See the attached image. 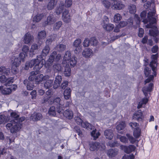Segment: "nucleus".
Masks as SVG:
<instances>
[{
	"label": "nucleus",
	"instance_id": "1",
	"mask_svg": "<svg viewBox=\"0 0 159 159\" xmlns=\"http://www.w3.org/2000/svg\"><path fill=\"white\" fill-rule=\"evenodd\" d=\"M143 2H147L144 5V7L147 9L148 8L150 10V11L148 13V18H146V12L145 11H143L140 14V16L141 19L137 14L134 15V18L139 22L142 20V21L144 24L149 22L148 24L146 26L147 28H152V25L156 23V19L155 18V12L156 11L154 8V5L153 3H152L154 1V0H142Z\"/></svg>",
	"mask_w": 159,
	"mask_h": 159
},
{
	"label": "nucleus",
	"instance_id": "2",
	"mask_svg": "<svg viewBox=\"0 0 159 159\" xmlns=\"http://www.w3.org/2000/svg\"><path fill=\"white\" fill-rule=\"evenodd\" d=\"M21 126V124L18 123V122H15V120H11L6 125V128L9 130L11 133H15L19 131Z\"/></svg>",
	"mask_w": 159,
	"mask_h": 159
},
{
	"label": "nucleus",
	"instance_id": "3",
	"mask_svg": "<svg viewBox=\"0 0 159 159\" xmlns=\"http://www.w3.org/2000/svg\"><path fill=\"white\" fill-rule=\"evenodd\" d=\"M153 87V84L152 83H150L148 86H145L142 89V91L144 94L145 98H143L141 102L143 104H145L148 101V99L147 98L148 97V94L151 91Z\"/></svg>",
	"mask_w": 159,
	"mask_h": 159
},
{
	"label": "nucleus",
	"instance_id": "4",
	"mask_svg": "<svg viewBox=\"0 0 159 159\" xmlns=\"http://www.w3.org/2000/svg\"><path fill=\"white\" fill-rule=\"evenodd\" d=\"M129 125L133 130L134 136L136 138H138L141 134V129L139 124L133 122L129 123Z\"/></svg>",
	"mask_w": 159,
	"mask_h": 159
},
{
	"label": "nucleus",
	"instance_id": "5",
	"mask_svg": "<svg viewBox=\"0 0 159 159\" xmlns=\"http://www.w3.org/2000/svg\"><path fill=\"white\" fill-rule=\"evenodd\" d=\"M25 57V54L24 52L20 53L18 57H14L12 58L11 61L12 64L16 66H19L20 64L21 61L24 62Z\"/></svg>",
	"mask_w": 159,
	"mask_h": 159
},
{
	"label": "nucleus",
	"instance_id": "6",
	"mask_svg": "<svg viewBox=\"0 0 159 159\" xmlns=\"http://www.w3.org/2000/svg\"><path fill=\"white\" fill-rule=\"evenodd\" d=\"M105 148V146L104 143L100 144L98 142H93L90 144L89 149L91 151H93L96 149L102 151Z\"/></svg>",
	"mask_w": 159,
	"mask_h": 159
},
{
	"label": "nucleus",
	"instance_id": "7",
	"mask_svg": "<svg viewBox=\"0 0 159 159\" xmlns=\"http://www.w3.org/2000/svg\"><path fill=\"white\" fill-rule=\"evenodd\" d=\"M158 57V53H156L155 54H153L151 56V59L152 60L150 63V66L151 67L152 71L154 73V75L155 76H156V67L157 66V60Z\"/></svg>",
	"mask_w": 159,
	"mask_h": 159
},
{
	"label": "nucleus",
	"instance_id": "8",
	"mask_svg": "<svg viewBox=\"0 0 159 159\" xmlns=\"http://www.w3.org/2000/svg\"><path fill=\"white\" fill-rule=\"evenodd\" d=\"M61 55L60 54H57V52L54 51L50 55L49 58L47 61L48 64L50 65L54 61H58L61 59Z\"/></svg>",
	"mask_w": 159,
	"mask_h": 159
},
{
	"label": "nucleus",
	"instance_id": "9",
	"mask_svg": "<svg viewBox=\"0 0 159 159\" xmlns=\"http://www.w3.org/2000/svg\"><path fill=\"white\" fill-rule=\"evenodd\" d=\"M56 20V18L52 14H50L47 16L46 20L44 23L45 26L47 25H51L54 24Z\"/></svg>",
	"mask_w": 159,
	"mask_h": 159
},
{
	"label": "nucleus",
	"instance_id": "10",
	"mask_svg": "<svg viewBox=\"0 0 159 159\" xmlns=\"http://www.w3.org/2000/svg\"><path fill=\"white\" fill-rule=\"evenodd\" d=\"M81 43V40L79 39H76L73 43V46L75 48V52L76 54L79 53L81 51L82 46Z\"/></svg>",
	"mask_w": 159,
	"mask_h": 159
},
{
	"label": "nucleus",
	"instance_id": "11",
	"mask_svg": "<svg viewBox=\"0 0 159 159\" xmlns=\"http://www.w3.org/2000/svg\"><path fill=\"white\" fill-rule=\"evenodd\" d=\"M49 76L48 75H43V74L38 75L35 76V82L37 84H39L43 80H46L49 79Z\"/></svg>",
	"mask_w": 159,
	"mask_h": 159
},
{
	"label": "nucleus",
	"instance_id": "12",
	"mask_svg": "<svg viewBox=\"0 0 159 159\" xmlns=\"http://www.w3.org/2000/svg\"><path fill=\"white\" fill-rule=\"evenodd\" d=\"M114 1V2L112 3V7L114 9L120 10L123 9L125 7V6L121 2L116 1V0H111Z\"/></svg>",
	"mask_w": 159,
	"mask_h": 159
},
{
	"label": "nucleus",
	"instance_id": "13",
	"mask_svg": "<svg viewBox=\"0 0 159 159\" xmlns=\"http://www.w3.org/2000/svg\"><path fill=\"white\" fill-rule=\"evenodd\" d=\"M121 149L123 150L125 152L127 153H129L132 151H134L135 148V147L133 145H130L128 146H121Z\"/></svg>",
	"mask_w": 159,
	"mask_h": 159
},
{
	"label": "nucleus",
	"instance_id": "14",
	"mask_svg": "<svg viewBox=\"0 0 159 159\" xmlns=\"http://www.w3.org/2000/svg\"><path fill=\"white\" fill-rule=\"evenodd\" d=\"M82 55L85 58H89L93 56V52L91 49L89 48H86L83 50L82 52Z\"/></svg>",
	"mask_w": 159,
	"mask_h": 159
},
{
	"label": "nucleus",
	"instance_id": "15",
	"mask_svg": "<svg viewBox=\"0 0 159 159\" xmlns=\"http://www.w3.org/2000/svg\"><path fill=\"white\" fill-rule=\"evenodd\" d=\"M62 77L61 76L57 75L56 76L53 84V88L54 89H56L59 86Z\"/></svg>",
	"mask_w": 159,
	"mask_h": 159
},
{
	"label": "nucleus",
	"instance_id": "16",
	"mask_svg": "<svg viewBox=\"0 0 159 159\" xmlns=\"http://www.w3.org/2000/svg\"><path fill=\"white\" fill-rule=\"evenodd\" d=\"M42 118V115L40 113L35 112L32 114L30 119L33 121H37L40 120Z\"/></svg>",
	"mask_w": 159,
	"mask_h": 159
},
{
	"label": "nucleus",
	"instance_id": "17",
	"mask_svg": "<svg viewBox=\"0 0 159 159\" xmlns=\"http://www.w3.org/2000/svg\"><path fill=\"white\" fill-rule=\"evenodd\" d=\"M58 0H50L47 5V8L48 10L52 9L57 4Z\"/></svg>",
	"mask_w": 159,
	"mask_h": 159
},
{
	"label": "nucleus",
	"instance_id": "18",
	"mask_svg": "<svg viewBox=\"0 0 159 159\" xmlns=\"http://www.w3.org/2000/svg\"><path fill=\"white\" fill-rule=\"evenodd\" d=\"M142 113L140 110H139L135 112L133 116V118L134 120H137L138 121L142 120Z\"/></svg>",
	"mask_w": 159,
	"mask_h": 159
},
{
	"label": "nucleus",
	"instance_id": "19",
	"mask_svg": "<svg viewBox=\"0 0 159 159\" xmlns=\"http://www.w3.org/2000/svg\"><path fill=\"white\" fill-rule=\"evenodd\" d=\"M118 152V150L117 149H110L107 152V155L109 157H113L116 155Z\"/></svg>",
	"mask_w": 159,
	"mask_h": 159
},
{
	"label": "nucleus",
	"instance_id": "20",
	"mask_svg": "<svg viewBox=\"0 0 159 159\" xmlns=\"http://www.w3.org/2000/svg\"><path fill=\"white\" fill-rule=\"evenodd\" d=\"M33 39V37L30 33H26L24 36V40L25 43L28 44Z\"/></svg>",
	"mask_w": 159,
	"mask_h": 159
},
{
	"label": "nucleus",
	"instance_id": "21",
	"mask_svg": "<svg viewBox=\"0 0 159 159\" xmlns=\"http://www.w3.org/2000/svg\"><path fill=\"white\" fill-rule=\"evenodd\" d=\"M64 116L68 119H71L73 116V113L72 111L69 109L66 110L63 113Z\"/></svg>",
	"mask_w": 159,
	"mask_h": 159
},
{
	"label": "nucleus",
	"instance_id": "22",
	"mask_svg": "<svg viewBox=\"0 0 159 159\" xmlns=\"http://www.w3.org/2000/svg\"><path fill=\"white\" fill-rule=\"evenodd\" d=\"M10 69L9 68H6L5 66L0 67V75H8L10 73Z\"/></svg>",
	"mask_w": 159,
	"mask_h": 159
},
{
	"label": "nucleus",
	"instance_id": "23",
	"mask_svg": "<svg viewBox=\"0 0 159 159\" xmlns=\"http://www.w3.org/2000/svg\"><path fill=\"white\" fill-rule=\"evenodd\" d=\"M71 58V54L70 51H66L65 53L62 63L65 64V62L67 63L66 61H68Z\"/></svg>",
	"mask_w": 159,
	"mask_h": 159
},
{
	"label": "nucleus",
	"instance_id": "24",
	"mask_svg": "<svg viewBox=\"0 0 159 159\" xmlns=\"http://www.w3.org/2000/svg\"><path fill=\"white\" fill-rule=\"evenodd\" d=\"M104 135L107 139H111L113 136L112 130L111 129L106 130L104 132Z\"/></svg>",
	"mask_w": 159,
	"mask_h": 159
},
{
	"label": "nucleus",
	"instance_id": "25",
	"mask_svg": "<svg viewBox=\"0 0 159 159\" xmlns=\"http://www.w3.org/2000/svg\"><path fill=\"white\" fill-rule=\"evenodd\" d=\"M36 61L35 59L33 60L27 62L25 63V70H27L29 69V67L31 68L33 66L35 65Z\"/></svg>",
	"mask_w": 159,
	"mask_h": 159
},
{
	"label": "nucleus",
	"instance_id": "26",
	"mask_svg": "<svg viewBox=\"0 0 159 159\" xmlns=\"http://www.w3.org/2000/svg\"><path fill=\"white\" fill-rule=\"evenodd\" d=\"M24 84L26 85L27 89L28 90H31L33 89L34 87L33 83L27 80H25L24 81Z\"/></svg>",
	"mask_w": 159,
	"mask_h": 159
},
{
	"label": "nucleus",
	"instance_id": "27",
	"mask_svg": "<svg viewBox=\"0 0 159 159\" xmlns=\"http://www.w3.org/2000/svg\"><path fill=\"white\" fill-rule=\"evenodd\" d=\"M66 48V46L62 44H59L55 47V49L59 52L64 51Z\"/></svg>",
	"mask_w": 159,
	"mask_h": 159
},
{
	"label": "nucleus",
	"instance_id": "28",
	"mask_svg": "<svg viewBox=\"0 0 159 159\" xmlns=\"http://www.w3.org/2000/svg\"><path fill=\"white\" fill-rule=\"evenodd\" d=\"M103 28L106 30L108 31H110L112 30L114 27V26L111 24H108L104 23L103 25Z\"/></svg>",
	"mask_w": 159,
	"mask_h": 159
},
{
	"label": "nucleus",
	"instance_id": "29",
	"mask_svg": "<svg viewBox=\"0 0 159 159\" xmlns=\"http://www.w3.org/2000/svg\"><path fill=\"white\" fill-rule=\"evenodd\" d=\"M44 15L43 14H38L33 18V21L34 22H39L43 18Z\"/></svg>",
	"mask_w": 159,
	"mask_h": 159
},
{
	"label": "nucleus",
	"instance_id": "30",
	"mask_svg": "<svg viewBox=\"0 0 159 159\" xmlns=\"http://www.w3.org/2000/svg\"><path fill=\"white\" fill-rule=\"evenodd\" d=\"M81 125L82 127L86 128L88 130H92L93 127L87 121L83 122Z\"/></svg>",
	"mask_w": 159,
	"mask_h": 159
},
{
	"label": "nucleus",
	"instance_id": "31",
	"mask_svg": "<svg viewBox=\"0 0 159 159\" xmlns=\"http://www.w3.org/2000/svg\"><path fill=\"white\" fill-rule=\"evenodd\" d=\"M46 33L44 31H42L39 32L38 34V38L39 41L42 42L46 37Z\"/></svg>",
	"mask_w": 159,
	"mask_h": 159
},
{
	"label": "nucleus",
	"instance_id": "32",
	"mask_svg": "<svg viewBox=\"0 0 159 159\" xmlns=\"http://www.w3.org/2000/svg\"><path fill=\"white\" fill-rule=\"evenodd\" d=\"M71 90L70 88H67L64 91V96L66 99H69L70 97Z\"/></svg>",
	"mask_w": 159,
	"mask_h": 159
},
{
	"label": "nucleus",
	"instance_id": "33",
	"mask_svg": "<svg viewBox=\"0 0 159 159\" xmlns=\"http://www.w3.org/2000/svg\"><path fill=\"white\" fill-rule=\"evenodd\" d=\"M43 64L41 62L39 61H36L35 64V67H34V70L36 71H39L40 69L43 66Z\"/></svg>",
	"mask_w": 159,
	"mask_h": 159
},
{
	"label": "nucleus",
	"instance_id": "34",
	"mask_svg": "<svg viewBox=\"0 0 159 159\" xmlns=\"http://www.w3.org/2000/svg\"><path fill=\"white\" fill-rule=\"evenodd\" d=\"M128 10L130 14H134L136 10V6L134 4H130L129 6Z\"/></svg>",
	"mask_w": 159,
	"mask_h": 159
},
{
	"label": "nucleus",
	"instance_id": "35",
	"mask_svg": "<svg viewBox=\"0 0 159 159\" xmlns=\"http://www.w3.org/2000/svg\"><path fill=\"white\" fill-rule=\"evenodd\" d=\"M50 48L49 46L46 45L43 48L42 52V55L45 57L48 54L49 52Z\"/></svg>",
	"mask_w": 159,
	"mask_h": 159
},
{
	"label": "nucleus",
	"instance_id": "36",
	"mask_svg": "<svg viewBox=\"0 0 159 159\" xmlns=\"http://www.w3.org/2000/svg\"><path fill=\"white\" fill-rule=\"evenodd\" d=\"M53 84V81L51 80H47L44 84V87L46 89H48L52 86Z\"/></svg>",
	"mask_w": 159,
	"mask_h": 159
},
{
	"label": "nucleus",
	"instance_id": "37",
	"mask_svg": "<svg viewBox=\"0 0 159 159\" xmlns=\"http://www.w3.org/2000/svg\"><path fill=\"white\" fill-rule=\"evenodd\" d=\"M70 65L71 67H73L75 66L77 63V58L73 56L69 61Z\"/></svg>",
	"mask_w": 159,
	"mask_h": 159
},
{
	"label": "nucleus",
	"instance_id": "38",
	"mask_svg": "<svg viewBox=\"0 0 159 159\" xmlns=\"http://www.w3.org/2000/svg\"><path fill=\"white\" fill-rule=\"evenodd\" d=\"M10 115L11 117L13 119L12 120H15V122H18V119L20 116L18 113L13 112L11 113Z\"/></svg>",
	"mask_w": 159,
	"mask_h": 159
},
{
	"label": "nucleus",
	"instance_id": "39",
	"mask_svg": "<svg viewBox=\"0 0 159 159\" xmlns=\"http://www.w3.org/2000/svg\"><path fill=\"white\" fill-rule=\"evenodd\" d=\"M125 123L124 121H121L117 125L116 129L118 130L123 129L125 127Z\"/></svg>",
	"mask_w": 159,
	"mask_h": 159
},
{
	"label": "nucleus",
	"instance_id": "40",
	"mask_svg": "<svg viewBox=\"0 0 159 159\" xmlns=\"http://www.w3.org/2000/svg\"><path fill=\"white\" fill-rule=\"evenodd\" d=\"M64 73L65 75L66 76H69L70 75L71 69L69 65H66Z\"/></svg>",
	"mask_w": 159,
	"mask_h": 159
},
{
	"label": "nucleus",
	"instance_id": "41",
	"mask_svg": "<svg viewBox=\"0 0 159 159\" xmlns=\"http://www.w3.org/2000/svg\"><path fill=\"white\" fill-rule=\"evenodd\" d=\"M49 114L53 116H55L56 115V108L54 106L51 107L48 111Z\"/></svg>",
	"mask_w": 159,
	"mask_h": 159
},
{
	"label": "nucleus",
	"instance_id": "42",
	"mask_svg": "<svg viewBox=\"0 0 159 159\" xmlns=\"http://www.w3.org/2000/svg\"><path fill=\"white\" fill-rule=\"evenodd\" d=\"M53 70L55 72L60 71L62 69V67L60 64H57L54 65L53 66Z\"/></svg>",
	"mask_w": 159,
	"mask_h": 159
},
{
	"label": "nucleus",
	"instance_id": "43",
	"mask_svg": "<svg viewBox=\"0 0 159 159\" xmlns=\"http://www.w3.org/2000/svg\"><path fill=\"white\" fill-rule=\"evenodd\" d=\"M90 45L96 46L98 44V41L95 37H93L90 38Z\"/></svg>",
	"mask_w": 159,
	"mask_h": 159
},
{
	"label": "nucleus",
	"instance_id": "44",
	"mask_svg": "<svg viewBox=\"0 0 159 159\" xmlns=\"http://www.w3.org/2000/svg\"><path fill=\"white\" fill-rule=\"evenodd\" d=\"M158 31L157 29H150L149 31V34L153 37H156L158 34Z\"/></svg>",
	"mask_w": 159,
	"mask_h": 159
},
{
	"label": "nucleus",
	"instance_id": "45",
	"mask_svg": "<svg viewBox=\"0 0 159 159\" xmlns=\"http://www.w3.org/2000/svg\"><path fill=\"white\" fill-rule=\"evenodd\" d=\"M121 18L122 17L119 14H116L114 16V21L115 23H118Z\"/></svg>",
	"mask_w": 159,
	"mask_h": 159
},
{
	"label": "nucleus",
	"instance_id": "46",
	"mask_svg": "<svg viewBox=\"0 0 159 159\" xmlns=\"http://www.w3.org/2000/svg\"><path fill=\"white\" fill-rule=\"evenodd\" d=\"M100 135V134L99 132H96L94 130H93L91 133V135L93 137L94 140H96L98 138Z\"/></svg>",
	"mask_w": 159,
	"mask_h": 159
},
{
	"label": "nucleus",
	"instance_id": "47",
	"mask_svg": "<svg viewBox=\"0 0 159 159\" xmlns=\"http://www.w3.org/2000/svg\"><path fill=\"white\" fill-rule=\"evenodd\" d=\"M11 92V90L9 88H3L2 90V93L3 94H7L10 93Z\"/></svg>",
	"mask_w": 159,
	"mask_h": 159
},
{
	"label": "nucleus",
	"instance_id": "48",
	"mask_svg": "<svg viewBox=\"0 0 159 159\" xmlns=\"http://www.w3.org/2000/svg\"><path fill=\"white\" fill-rule=\"evenodd\" d=\"M58 106L57 107L56 110L57 112L59 114H63L64 109H63L64 107H63L62 104V106L58 105Z\"/></svg>",
	"mask_w": 159,
	"mask_h": 159
},
{
	"label": "nucleus",
	"instance_id": "49",
	"mask_svg": "<svg viewBox=\"0 0 159 159\" xmlns=\"http://www.w3.org/2000/svg\"><path fill=\"white\" fill-rule=\"evenodd\" d=\"M126 136L131 143H134L135 142L136 139L132 136L128 134H126Z\"/></svg>",
	"mask_w": 159,
	"mask_h": 159
},
{
	"label": "nucleus",
	"instance_id": "50",
	"mask_svg": "<svg viewBox=\"0 0 159 159\" xmlns=\"http://www.w3.org/2000/svg\"><path fill=\"white\" fill-rule=\"evenodd\" d=\"M14 80V78L13 77H11L7 79L6 85L7 86L10 85L13 83Z\"/></svg>",
	"mask_w": 159,
	"mask_h": 159
},
{
	"label": "nucleus",
	"instance_id": "51",
	"mask_svg": "<svg viewBox=\"0 0 159 159\" xmlns=\"http://www.w3.org/2000/svg\"><path fill=\"white\" fill-rule=\"evenodd\" d=\"M61 99L59 97H57L54 99V103L57 106L61 105L62 104L61 103Z\"/></svg>",
	"mask_w": 159,
	"mask_h": 159
},
{
	"label": "nucleus",
	"instance_id": "52",
	"mask_svg": "<svg viewBox=\"0 0 159 159\" xmlns=\"http://www.w3.org/2000/svg\"><path fill=\"white\" fill-rule=\"evenodd\" d=\"M90 45V39L86 38L83 43V45L84 47H88Z\"/></svg>",
	"mask_w": 159,
	"mask_h": 159
},
{
	"label": "nucleus",
	"instance_id": "53",
	"mask_svg": "<svg viewBox=\"0 0 159 159\" xmlns=\"http://www.w3.org/2000/svg\"><path fill=\"white\" fill-rule=\"evenodd\" d=\"M151 70L150 68L146 67L144 69V73L146 77L149 76V75L151 73Z\"/></svg>",
	"mask_w": 159,
	"mask_h": 159
},
{
	"label": "nucleus",
	"instance_id": "54",
	"mask_svg": "<svg viewBox=\"0 0 159 159\" xmlns=\"http://www.w3.org/2000/svg\"><path fill=\"white\" fill-rule=\"evenodd\" d=\"M18 66H16L15 65H12L11 68V71L14 74H16L18 71V69L17 68V67Z\"/></svg>",
	"mask_w": 159,
	"mask_h": 159
},
{
	"label": "nucleus",
	"instance_id": "55",
	"mask_svg": "<svg viewBox=\"0 0 159 159\" xmlns=\"http://www.w3.org/2000/svg\"><path fill=\"white\" fill-rule=\"evenodd\" d=\"M154 76H155L154 75V73L153 72V75H150L148 78L144 81L145 84L148 83L152 80L154 78Z\"/></svg>",
	"mask_w": 159,
	"mask_h": 159
},
{
	"label": "nucleus",
	"instance_id": "56",
	"mask_svg": "<svg viewBox=\"0 0 159 159\" xmlns=\"http://www.w3.org/2000/svg\"><path fill=\"white\" fill-rule=\"evenodd\" d=\"M103 6L106 8H108L110 6L111 3L107 0H104L102 2Z\"/></svg>",
	"mask_w": 159,
	"mask_h": 159
},
{
	"label": "nucleus",
	"instance_id": "57",
	"mask_svg": "<svg viewBox=\"0 0 159 159\" xmlns=\"http://www.w3.org/2000/svg\"><path fill=\"white\" fill-rule=\"evenodd\" d=\"M62 25V22L61 21H59L57 23L54 25V28L56 30L59 29L61 27Z\"/></svg>",
	"mask_w": 159,
	"mask_h": 159
},
{
	"label": "nucleus",
	"instance_id": "58",
	"mask_svg": "<svg viewBox=\"0 0 159 159\" xmlns=\"http://www.w3.org/2000/svg\"><path fill=\"white\" fill-rule=\"evenodd\" d=\"M72 3V0H66L65 3V6L67 7H70Z\"/></svg>",
	"mask_w": 159,
	"mask_h": 159
},
{
	"label": "nucleus",
	"instance_id": "59",
	"mask_svg": "<svg viewBox=\"0 0 159 159\" xmlns=\"http://www.w3.org/2000/svg\"><path fill=\"white\" fill-rule=\"evenodd\" d=\"M75 122L77 123V124L80 125H81L83 122V121L81 119L80 117L78 116L75 117Z\"/></svg>",
	"mask_w": 159,
	"mask_h": 159
},
{
	"label": "nucleus",
	"instance_id": "60",
	"mask_svg": "<svg viewBox=\"0 0 159 159\" xmlns=\"http://www.w3.org/2000/svg\"><path fill=\"white\" fill-rule=\"evenodd\" d=\"M159 48L158 46L155 45L153 46L151 48V51L152 53H157Z\"/></svg>",
	"mask_w": 159,
	"mask_h": 159
},
{
	"label": "nucleus",
	"instance_id": "61",
	"mask_svg": "<svg viewBox=\"0 0 159 159\" xmlns=\"http://www.w3.org/2000/svg\"><path fill=\"white\" fill-rule=\"evenodd\" d=\"M63 20L66 23H67L70 22L71 20L70 18V16L69 15L66 16V17H62Z\"/></svg>",
	"mask_w": 159,
	"mask_h": 159
},
{
	"label": "nucleus",
	"instance_id": "62",
	"mask_svg": "<svg viewBox=\"0 0 159 159\" xmlns=\"http://www.w3.org/2000/svg\"><path fill=\"white\" fill-rule=\"evenodd\" d=\"M6 116L3 115H0V125L6 121Z\"/></svg>",
	"mask_w": 159,
	"mask_h": 159
},
{
	"label": "nucleus",
	"instance_id": "63",
	"mask_svg": "<svg viewBox=\"0 0 159 159\" xmlns=\"http://www.w3.org/2000/svg\"><path fill=\"white\" fill-rule=\"evenodd\" d=\"M119 139L120 141L122 142L125 143H128V140L127 138L125 136H121L120 137Z\"/></svg>",
	"mask_w": 159,
	"mask_h": 159
},
{
	"label": "nucleus",
	"instance_id": "64",
	"mask_svg": "<svg viewBox=\"0 0 159 159\" xmlns=\"http://www.w3.org/2000/svg\"><path fill=\"white\" fill-rule=\"evenodd\" d=\"M63 9V8L61 7V6H59V7L56 9V13L57 14V15L60 14L62 12Z\"/></svg>",
	"mask_w": 159,
	"mask_h": 159
}]
</instances>
